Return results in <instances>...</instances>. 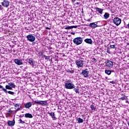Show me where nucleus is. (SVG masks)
Masks as SVG:
<instances>
[{"instance_id":"1","label":"nucleus","mask_w":129,"mask_h":129,"mask_svg":"<svg viewBox=\"0 0 129 129\" xmlns=\"http://www.w3.org/2000/svg\"><path fill=\"white\" fill-rule=\"evenodd\" d=\"M64 86L66 89H73V88H75V85L70 83V81H68L64 83Z\"/></svg>"},{"instance_id":"2","label":"nucleus","mask_w":129,"mask_h":129,"mask_svg":"<svg viewBox=\"0 0 129 129\" xmlns=\"http://www.w3.org/2000/svg\"><path fill=\"white\" fill-rule=\"evenodd\" d=\"M74 44H75V45H81V43L83 42V38L80 37H78L77 38H75L73 40Z\"/></svg>"},{"instance_id":"3","label":"nucleus","mask_w":129,"mask_h":129,"mask_svg":"<svg viewBox=\"0 0 129 129\" xmlns=\"http://www.w3.org/2000/svg\"><path fill=\"white\" fill-rule=\"evenodd\" d=\"M84 59L82 57H80L79 59L76 61V64L78 68L80 67H83V63L84 62Z\"/></svg>"},{"instance_id":"4","label":"nucleus","mask_w":129,"mask_h":129,"mask_svg":"<svg viewBox=\"0 0 129 129\" xmlns=\"http://www.w3.org/2000/svg\"><path fill=\"white\" fill-rule=\"evenodd\" d=\"M113 22L116 26H119L120 24H121V19L118 17H115L113 20Z\"/></svg>"},{"instance_id":"5","label":"nucleus","mask_w":129,"mask_h":129,"mask_svg":"<svg viewBox=\"0 0 129 129\" xmlns=\"http://www.w3.org/2000/svg\"><path fill=\"white\" fill-rule=\"evenodd\" d=\"M26 38L28 41H29V42H35L36 40V37L33 35V34H29L26 36Z\"/></svg>"},{"instance_id":"6","label":"nucleus","mask_w":129,"mask_h":129,"mask_svg":"<svg viewBox=\"0 0 129 129\" xmlns=\"http://www.w3.org/2000/svg\"><path fill=\"white\" fill-rule=\"evenodd\" d=\"M81 74L82 75H83L84 77L87 78V77H88V75H89V70L87 69L82 70Z\"/></svg>"},{"instance_id":"7","label":"nucleus","mask_w":129,"mask_h":129,"mask_svg":"<svg viewBox=\"0 0 129 129\" xmlns=\"http://www.w3.org/2000/svg\"><path fill=\"white\" fill-rule=\"evenodd\" d=\"M34 103L36 104H41L42 105H47V104H48L47 101H41L39 100L34 101Z\"/></svg>"},{"instance_id":"8","label":"nucleus","mask_w":129,"mask_h":129,"mask_svg":"<svg viewBox=\"0 0 129 129\" xmlns=\"http://www.w3.org/2000/svg\"><path fill=\"white\" fill-rule=\"evenodd\" d=\"M0 89H2V90L5 93H9V94H11V95H15V92L7 90V89H5L4 87L2 85H0Z\"/></svg>"},{"instance_id":"9","label":"nucleus","mask_w":129,"mask_h":129,"mask_svg":"<svg viewBox=\"0 0 129 129\" xmlns=\"http://www.w3.org/2000/svg\"><path fill=\"white\" fill-rule=\"evenodd\" d=\"M105 64H106V67H107V68H112V67H113V62L111 61V60H107L105 62Z\"/></svg>"},{"instance_id":"10","label":"nucleus","mask_w":129,"mask_h":129,"mask_svg":"<svg viewBox=\"0 0 129 129\" xmlns=\"http://www.w3.org/2000/svg\"><path fill=\"white\" fill-rule=\"evenodd\" d=\"M26 61L27 62V63H29V64H30L32 67H35V61L33 58H27Z\"/></svg>"},{"instance_id":"11","label":"nucleus","mask_w":129,"mask_h":129,"mask_svg":"<svg viewBox=\"0 0 129 129\" xmlns=\"http://www.w3.org/2000/svg\"><path fill=\"white\" fill-rule=\"evenodd\" d=\"M2 6L5 7V8H8L9 6H10V1L7 0H4L2 3Z\"/></svg>"},{"instance_id":"12","label":"nucleus","mask_w":129,"mask_h":129,"mask_svg":"<svg viewBox=\"0 0 129 129\" xmlns=\"http://www.w3.org/2000/svg\"><path fill=\"white\" fill-rule=\"evenodd\" d=\"M14 62L15 63H16L17 65H23V60L22 59H19L18 58H16L14 59Z\"/></svg>"},{"instance_id":"13","label":"nucleus","mask_w":129,"mask_h":129,"mask_svg":"<svg viewBox=\"0 0 129 129\" xmlns=\"http://www.w3.org/2000/svg\"><path fill=\"white\" fill-rule=\"evenodd\" d=\"M15 123H16L15 119H14L12 121L9 120L8 121V124L9 126H14V125H15Z\"/></svg>"},{"instance_id":"14","label":"nucleus","mask_w":129,"mask_h":129,"mask_svg":"<svg viewBox=\"0 0 129 129\" xmlns=\"http://www.w3.org/2000/svg\"><path fill=\"white\" fill-rule=\"evenodd\" d=\"M89 27L92 28V29H95V28H97V27H100V26H98L96 25L94 22L91 23L89 24Z\"/></svg>"},{"instance_id":"15","label":"nucleus","mask_w":129,"mask_h":129,"mask_svg":"<svg viewBox=\"0 0 129 129\" xmlns=\"http://www.w3.org/2000/svg\"><path fill=\"white\" fill-rule=\"evenodd\" d=\"M48 114L52 117L53 120H56V119H57V117H55V113H54V112H49V113H48Z\"/></svg>"},{"instance_id":"16","label":"nucleus","mask_w":129,"mask_h":129,"mask_svg":"<svg viewBox=\"0 0 129 129\" xmlns=\"http://www.w3.org/2000/svg\"><path fill=\"white\" fill-rule=\"evenodd\" d=\"M95 10L97 13H98L100 15H102V13H103V9H101L100 8L97 7L96 8Z\"/></svg>"},{"instance_id":"17","label":"nucleus","mask_w":129,"mask_h":129,"mask_svg":"<svg viewBox=\"0 0 129 129\" xmlns=\"http://www.w3.org/2000/svg\"><path fill=\"white\" fill-rule=\"evenodd\" d=\"M85 43H87V44H90L91 45L92 44V40L90 38H86L84 40Z\"/></svg>"},{"instance_id":"18","label":"nucleus","mask_w":129,"mask_h":129,"mask_svg":"<svg viewBox=\"0 0 129 129\" xmlns=\"http://www.w3.org/2000/svg\"><path fill=\"white\" fill-rule=\"evenodd\" d=\"M15 107H18L17 109H16V111H19V110H21L22 106H21V104L17 103L15 105Z\"/></svg>"},{"instance_id":"19","label":"nucleus","mask_w":129,"mask_h":129,"mask_svg":"<svg viewBox=\"0 0 129 129\" xmlns=\"http://www.w3.org/2000/svg\"><path fill=\"white\" fill-rule=\"evenodd\" d=\"M25 117L26 118H33V115H32V114L27 113L25 114Z\"/></svg>"},{"instance_id":"20","label":"nucleus","mask_w":129,"mask_h":129,"mask_svg":"<svg viewBox=\"0 0 129 129\" xmlns=\"http://www.w3.org/2000/svg\"><path fill=\"white\" fill-rule=\"evenodd\" d=\"M25 108H30L32 106V102H29L25 104Z\"/></svg>"},{"instance_id":"21","label":"nucleus","mask_w":129,"mask_h":129,"mask_svg":"<svg viewBox=\"0 0 129 129\" xmlns=\"http://www.w3.org/2000/svg\"><path fill=\"white\" fill-rule=\"evenodd\" d=\"M109 16H110L109 13L106 12L105 13L103 17L105 20H107V19L109 18Z\"/></svg>"},{"instance_id":"22","label":"nucleus","mask_w":129,"mask_h":129,"mask_svg":"<svg viewBox=\"0 0 129 129\" xmlns=\"http://www.w3.org/2000/svg\"><path fill=\"white\" fill-rule=\"evenodd\" d=\"M76 121L77 123H82L84 121L83 119L80 117L77 118Z\"/></svg>"},{"instance_id":"23","label":"nucleus","mask_w":129,"mask_h":129,"mask_svg":"<svg viewBox=\"0 0 129 129\" xmlns=\"http://www.w3.org/2000/svg\"><path fill=\"white\" fill-rule=\"evenodd\" d=\"M113 72V71H110L109 70H105V74H107V75H110L111 74V73Z\"/></svg>"},{"instance_id":"24","label":"nucleus","mask_w":129,"mask_h":129,"mask_svg":"<svg viewBox=\"0 0 129 129\" xmlns=\"http://www.w3.org/2000/svg\"><path fill=\"white\" fill-rule=\"evenodd\" d=\"M9 85L11 87V88H16V85H15V83L13 82L9 83Z\"/></svg>"},{"instance_id":"25","label":"nucleus","mask_w":129,"mask_h":129,"mask_svg":"<svg viewBox=\"0 0 129 129\" xmlns=\"http://www.w3.org/2000/svg\"><path fill=\"white\" fill-rule=\"evenodd\" d=\"M122 96H123V97H121L120 98V99L121 100H127V97H126V96H125V95H123V94H122Z\"/></svg>"},{"instance_id":"26","label":"nucleus","mask_w":129,"mask_h":129,"mask_svg":"<svg viewBox=\"0 0 129 129\" xmlns=\"http://www.w3.org/2000/svg\"><path fill=\"white\" fill-rule=\"evenodd\" d=\"M90 108L92 109V110H95L96 109V106H94V105L92 104L90 106Z\"/></svg>"},{"instance_id":"27","label":"nucleus","mask_w":129,"mask_h":129,"mask_svg":"<svg viewBox=\"0 0 129 129\" xmlns=\"http://www.w3.org/2000/svg\"><path fill=\"white\" fill-rule=\"evenodd\" d=\"M6 89L7 90V89H9V90H13V88H12V87H11V86H10V85H6Z\"/></svg>"},{"instance_id":"28","label":"nucleus","mask_w":129,"mask_h":129,"mask_svg":"<svg viewBox=\"0 0 129 129\" xmlns=\"http://www.w3.org/2000/svg\"><path fill=\"white\" fill-rule=\"evenodd\" d=\"M44 58H45V60L48 61V60H49L50 61V56H46V55H43Z\"/></svg>"},{"instance_id":"29","label":"nucleus","mask_w":129,"mask_h":129,"mask_svg":"<svg viewBox=\"0 0 129 129\" xmlns=\"http://www.w3.org/2000/svg\"><path fill=\"white\" fill-rule=\"evenodd\" d=\"M67 72H68L69 73H71V74H73V73H74L75 71H74V70H68Z\"/></svg>"},{"instance_id":"30","label":"nucleus","mask_w":129,"mask_h":129,"mask_svg":"<svg viewBox=\"0 0 129 129\" xmlns=\"http://www.w3.org/2000/svg\"><path fill=\"white\" fill-rule=\"evenodd\" d=\"M64 29L66 30H71V29H72V26L66 27Z\"/></svg>"},{"instance_id":"31","label":"nucleus","mask_w":129,"mask_h":129,"mask_svg":"<svg viewBox=\"0 0 129 129\" xmlns=\"http://www.w3.org/2000/svg\"><path fill=\"white\" fill-rule=\"evenodd\" d=\"M74 91H75V92H76L77 93H79V90L76 88H75L74 89Z\"/></svg>"},{"instance_id":"32","label":"nucleus","mask_w":129,"mask_h":129,"mask_svg":"<svg viewBox=\"0 0 129 129\" xmlns=\"http://www.w3.org/2000/svg\"><path fill=\"white\" fill-rule=\"evenodd\" d=\"M111 49H114L115 48V45H112L110 46Z\"/></svg>"},{"instance_id":"33","label":"nucleus","mask_w":129,"mask_h":129,"mask_svg":"<svg viewBox=\"0 0 129 129\" xmlns=\"http://www.w3.org/2000/svg\"><path fill=\"white\" fill-rule=\"evenodd\" d=\"M20 123H25V121H23L22 119H19Z\"/></svg>"},{"instance_id":"34","label":"nucleus","mask_w":129,"mask_h":129,"mask_svg":"<svg viewBox=\"0 0 129 129\" xmlns=\"http://www.w3.org/2000/svg\"><path fill=\"white\" fill-rule=\"evenodd\" d=\"M92 62H96V59L94 57L92 58Z\"/></svg>"},{"instance_id":"35","label":"nucleus","mask_w":129,"mask_h":129,"mask_svg":"<svg viewBox=\"0 0 129 129\" xmlns=\"http://www.w3.org/2000/svg\"><path fill=\"white\" fill-rule=\"evenodd\" d=\"M72 29H73V28H74L75 29H77L78 26H77V25H76V26H72Z\"/></svg>"},{"instance_id":"36","label":"nucleus","mask_w":129,"mask_h":129,"mask_svg":"<svg viewBox=\"0 0 129 129\" xmlns=\"http://www.w3.org/2000/svg\"><path fill=\"white\" fill-rule=\"evenodd\" d=\"M110 83H111V84H115V82L112 81H110Z\"/></svg>"},{"instance_id":"37","label":"nucleus","mask_w":129,"mask_h":129,"mask_svg":"<svg viewBox=\"0 0 129 129\" xmlns=\"http://www.w3.org/2000/svg\"><path fill=\"white\" fill-rule=\"evenodd\" d=\"M128 99L127 98V100H126V101H125V102H126V103H128L129 104V102H128Z\"/></svg>"},{"instance_id":"38","label":"nucleus","mask_w":129,"mask_h":129,"mask_svg":"<svg viewBox=\"0 0 129 129\" xmlns=\"http://www.w3.org/2000/svg\"><path fill=\"white\" fill-rule=\"evenodd\" d=\"M100 21H98V22H94V23H95L96 25H97V24H98L99 23Z\"/></svg>"},{"instance_id":"39","label":"nucleus","mask_w":129,"mask_h":129,"mask_svg":"<svg viewBox=\"0 0 129 129\" xmlns=\"http://www.w3.org/2000/svg\"><path fill=\"white\" fill-rule=\"evenodd\" d=\"M71 35H75V32H71Z\"/></svg>"},{"instance_id":"40","label":"nucleus","mask_w":129,"mask_h":129,"mask_svg":"<svg viewBox=\"0 0 129 129\" xmlns=\"http://www.w3.org/2000/svg\"><path fill=\"white\" fill-rule=\"evenodd\" d=\"M39 55H43V52H39Z\"/></svg>"},{"instance_id":"41","label":"nucleus","mask_w":129,"mask_h":129,"mask_svg":"<svg viewBox=\"0 0 129 129\" xmlns=\"http://www.w3.org/2000/svg\"><path fill=\"white\" fill-rule=\"evenodd\" d=\"M9 112H10V113H12V112H13V110H9Z\"/></svg>"},{"instance_id":"42","label":"nucleus","mask_w":129,"mask_h":129,"mask_svg":"<svg viewBox=\"0 0 129 129\" xmlns=\"http://www.w3.org/2000/svg\"><path fill=\"white\" fill-rule=\"evenodd\" d=\"M35 104H36V103H35L34 102V103H32V105H35Z\"/></svg>"},{"instance_id":"43","label":"nucleus","mask_w":129,"mask_h":129,"mask_svg":"<svg viewBox=\"0 0 129 129\" xmlns=\"http://www.w3.org/2000/svg\"><path fill=\"white\" fill-rule=\"evenodd\" d=\"M72 1L73 2V3H75V2L76 1V0H72Z\"/></svg>"},{"instance_id":"44","label":"nucleus","mask_w":129,"mask_h":129,"mask_svg":"<svg viewBox=\"0 0 129 129\" xmlns=\"http://www.w3.org/2000/svg\"><path fill=\"white\" fill-rule=\"evenodd\" d=\"M46 29H47V30H50V28H49V27H47Z\"/></svg>"},{"instance_id":"45","label":"nucleus","mask_w":129,"mask_h":129,"mask_svg":"<svg viewBox=\"0 0 129 129\" xmlns=\"http://www.w3.org/2000/svg\"><path fill=\"white\" fill-rule=\"evenodd\" d=\"M23 116H24V114L22 116V115H20V117H23Z\"/></svg>"},{"instance_id":"46","label":"nucleus","mask_w":129,"mask_h":129,"mask_svg":"<svg viewBox=\"0 0 129 129\" xmlns=\"http://www.w3.org/2000/svg\"><path fill=\"white\" fill-rule=\"evenodd\" d=\"M0 10H2V6L0 5Z\"/></svg>"},{"instance_id":"47","label":"nucleus","mask_w":129,"mask_h":129,"mask_svg":"<svg viewBox=\"0 0 129 129\" xmlns=\"http://www.w3.org/2000/svg\"><path fill=\"white\" fill-rule=\"evenodd\" d=\"M107 53H109V52L108 51H107Z\"/></svg>"},{"instance_id":"48","label":"nucleus","mask_w":129,"mask_h":129,"mask_svg":"<svg viewBox=\"0 0 129 129\" xmlns=\"http://www.w3.org/2000/svg\"><path fill=\"white\" fill-rule=\"evenodd\" d=\"M50 61H51V62H52V60H50Z\"/></svg>"},{"instance_id":"49","label":"nucleus","mask_w":129,"mask_h":129,"mask_svg":"<svg viewBox=\"0 0 129 129\" xmlns=\"http://www.w3.org/2000/svg\"><path fill=\"white\" fill-rule=\"evenodd\" d=\"M0 95H1V93H0Z\"/></svg>"}]
</instances>
